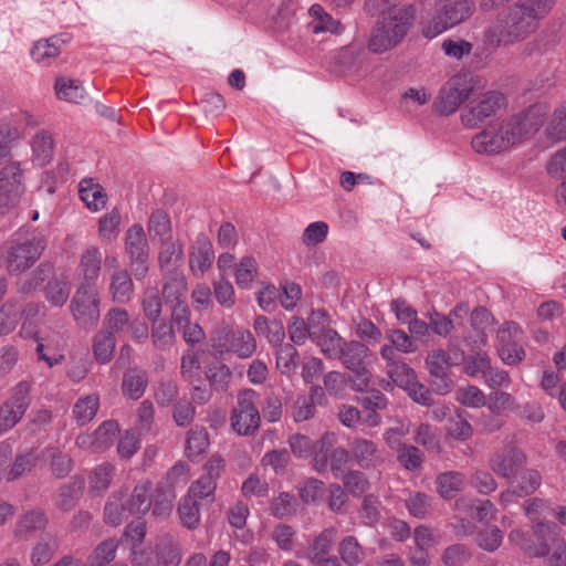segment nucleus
<instances>
[{
	"label": "nucleus",
	"instance_id": "79ce46f5",
	"mask_svg": "<svg viewBox=\"0 0 566 566\" xmlns=\"http://www.w3.org/2000/svg\"><path fill=\"white\" fill-rule=\"evenodd\" d=\"M31 147L33 153L32 160L35 165L43 166L52 158L53 142L48 133H38L32 139Z\"/></svg>",
	"mask_w": 566,
	"mask_h": 566
},
{
	"label": "nucleus",
	"instance_id": "c03bdc74",
	"mask_svg": "<svg viewBox=\"0 0 566 566\" xmlns=\"http://www.w3.org/2000/svg\"><path fill=\"white\" fill-rule=\"evenodd\" d=\"M545 134L552 142L566 139V102L554 111L545 127Z\"/></svg>",
	"mask_w": 566,
	"mask_h": 566
},
{
	"label": "nucleus",
	"instance_id": "3c124183",
	"mask_svg": "<svg viewBox=\"0 0 566 566\" xmlns=\"http://www.w3.org/2000/svg\"><path fill=\"white\" fill-rule=\"evenodd\" d=\"M491 360L486 353L470 355L464 363V373L473 378H483L490 374Z\"/></svg>",
	"mask_w": 566,
	"mask_h": 566
},
{
	"label": "nucleus",
	"instance_id": "ddd939ff",
	"mask_svg": "<svg viewBox=\"0 0 566 566\" xmlns=\"http://www.w3.org/2000/svg\"><path fill=\"white\" fill-rule=\"evenodd\" d=\"M30 386L27 382L18 384L11 398L0 407V432L14 427L30 405Z\"/></svg>",
	"mask_w": 566,
	"mask_h": 566
},
{
	"label": "nucleus",
	"instance_id": "bf43d9fd",
	"mask_svg": "<svg viewBox=\"0 0 566 566\" xmlns=\"http://www.w3.org/2000/svg\"><path fill=\"white\" fill-rule=\"evenodd\" d=\"M517 6L536 23L552 10L555 0H518Z\"/></svg>",
	"mask_w": 566,
	"mask_h": 566
},
{
	"label": "nucleus",
	"instance_id": "1a4fd4ad",
	"mask_svg": "<svg viewBox=\"0 0 566 566\" xmlns=\"http://www.w3.org/2000/svg\"><path fill=\"white\" fill-rule=\"evenodd\" d=\"M505 108V97L497 92H486L476 101L471 102L462 109L461 123L467 128H474L486 118L495 116Z\"/></svg>",
	"mask_w": 566,
	"mask_h": 566
},
{
	"label": "nucleus",
	"instance_id": "a18cd8bd",
	"mask_svg": "<svg viewBox=\"0 0 566 566\" xmlns=\"http://www.w3.org/2000/svg\"><path fill=\"white\" fill-rule=\"evenodd\" d=\"M182 255V248L178 241L163 240L158 256L163 270L172 271Z\"/></svg>",
	"mask_w": 566,
	"mask_h": 566
},
{
	"label": "nucleus",
	"instance_id": "338daca9",
	"mask_svg": "<svg viewBox=\"0 0 566 566\" xmlns=\"http://www.w3.org/2000/svg\"><path fill=\"white\" fill-rule=\"evenodd\" d=\"M276 546L283 552H291L296 543V531L286 524L276 525L271 534Z\"/></svg>",
	"mask_w": 566,
	"mask_h": 566
},
{
	"label": "nucleus",
	"instance_id": "f257e3e1",
	"mask_svg": "<svg viewBox=\"0 0 566 566\" xmlns=\"http://www.w3.org/2000/svg\"><path fill=\"white\" fill-rule=\"evenodd\" d=\"M546 114L544 104H535L501 120L491 122L473 136L472 149L493 156L517 148L539 130Z\"/></svg>",
	"mask_w": 566,
	"mask_h": 566
},
{
	"label": "nucleus",
	"instance_id": "72a5a7b5",
	"mask_svg": "<svg viewBox=\"0 0 566 566\" xmlns=\"http://www.w3.org/2000/svg\"><path fill=\"white\" fill-rule=\"evenodd\" d=\"M528 553L536 557L547 556L548 566H566V542L557 539L553 544V552L549 554L547 544L541 543L535 546H530Z\"/></svg>",
	"mask_w": 566,
	"mask_h": 566
},
{
	"label": "nucleus",
	"instance_id": "a19ab883",
	"mask_svg": "<svg viewBox=\"0 0 566 566\" xmlns=\"http://www.w3.org/2000/svg\"><path fill=\"white\" fill-rule=\"evenodd\" d=\"M231 349L240 358H249L256 349V342L248 329H237L231 334Z\"/></svg>",
	"mask_w": 566,
	"mask_h": 566
},
{
	"label": "nucleus",
	"instance_id": "c85d7f7f",
	"mask_svg": "<svg viewBox=\"0 0 566 566\" xmlns=\"http://www.w3.org/2000/svg\"><path fill=\"white\" fill-rule=\"evenodd\" d=\"M116 347L115 336L111 332L99 331L92 338V352L98 364H107L112 360Z\"/></svg>",
	"mask_w": 566,
	"mask_h": 566
},
{
	"label": "nucleus",
	"instance_id": "f03ea898",
	"mask_svg": "<svg viewBox=\"0 0 566 566\" xmlns=\"http://www.w3.org/2000/svg\"><path fill=\"white\" fill-rule=\"evenodd\" d=\"M176 494L166 486L153 485L149 480H140L128 497L122 491L113 493L104 509L105 522L111 525L122 524L130 515H145L149 511L156 518L168 517L174 509Z\"/></svg>",
	"mask_w": 566,
	"mask_h": 566
},
{
	"label": "nucleus",
	"instance_id": "473e14b6",
	"mask_svg": "<svg viewBox=\"0 0 566 566\" xmlns=\"http://www.w3.org/2000/svg\"><path fill=\"white\" fill-rule=\"evenodd\" d=\"M122 216L117 209H112L98 220V239L102 243L114 242L120 230Z\"/></svg>",
	"mask_w": 566,
	"mask_h": 566
},
{
	"label": "nucleus",
	"instance_id": "de8ad7c7",
	"mask_svg": "<svg viewBox=\"0 0 566 566\" xmlns=\"http://www.w3.org/2000/svg\"><path fill=\"white\" fill-rule=\"evenodd\" d=\"M129 316L126 310L114 307L109 310L103 319L102 331L111 332L112 335L120 334L128 329Z\"/></svg>",
	"mask_w": 566,
	"mask_h": 566
},
{
	"label": "nucleus",
	"instance_id": "4d7b16f0",
	"mask_svg": "<svg viewBox=\"0 0 566 566\" xmlns=\"http://www.w3.org/2000/svg\"><path fill=\"white\" fill-rule=\"evenodd\" d=\"M298 365V354L294 346L290 344L280 345L276 353V367L284 374L290 375Z\"/></svg>",
	"mask_w": 566,
	"mask_h": 566
},
{
	"label": "nucleus",
	"instance_id": "423d86ee",
	"mask_svg": "<svg viewBox=\"0 0 566 566\" xmlns=\"http://www.w3.org/2000/svg\"><path fill=\"white\" fill-rule=\"evenodd\" d=\"M256 398L253 390H242L237 396V403L230 415V424L239 436H251L260 427L261 417Z\"/></svg>",
	"mask_w": 566,
	"mask_h": 566
},
{
	"label": "nucleus",
	"instance_id": "20e7f679",
	"mask_svg": "<svg viewBox=\"0 0 566 566\" xmlns=\"http://www.w3.org/2000/svg\"><path fill=\"white\" fill-rule=\"evenodd\" d=\"M428 18L422 28L426 39H433L467 20L474 10L469 0H428Z\"/></svg>",
	"mask_w": 566,
	"mask_h": 566
},
{
	"label": "nucleus",
	"instance_id": "69168bd1",
	"mask_svg": "<svg viewBox=\"0 0 566 566\" xmlns=\"http://www.w3.org/2000/svg\"><path fill=\"white\" fill-rule=\"evenodd\" d=\"M426 364L431 376H441L448 374L451 357L446 350L436 349L428 354Z\"/></svg>",
	"mask_w": 566,
	"mask_h": 566
},
{
	"label": "nucleus",
	"instance_id": "58836bf2",
	"mask_svg": "<svg viewBox=\"0 0 566 566\" xmlns=\"http://www.w3.org/2000/svg\"><path fill=\"white\" fill-rule=\"evenodd\" d=\"M342 560L348 566H357L365 558V552L357 538L348 535L345 536L338 547Z\"/></svg>",
	"mask_w": 566,
	"mask_h": 566
},
{
	"label": "nucleus",
	"instance_id": "9d476101",
	"mask_svg": "<svg viewBox=\"0 0 566 566\" xmlns=\"http://www.w3.org/2000/svg\"><path fill=\"white\" fill-rule=\"evenodd\" d=\"M124 245L136 279L144 277L148 272L149 247L140 224L135 223L126 230Z\"/></svg>",
	"mask_w": 566,
	"mask_h": 566
},
{
	"label": "nucleus",
	"instance_id": "052dcab7",
	"mask_svg": "<svg viewBox=\"0 0 566 566\" xmlns=\"http://www.w3.org/2000/svg\"><path fill=\"white\" fill-rule=\"evenodd\" d=\"M181 523L188 528H196L200 522L198 501L190 496L184 497L178 506Z\"/></svg>",
	"mask_w": 566,
	"mask_h": 566
},
{
	"label": "nucleus",
	"instance_id": "37998d69",
	"mask_svg": "<svg viewBox=\"0 0 566 566\" xmlns=\"http://www.w3.org/2000/svg\"><path fill=\"white\" fill-rule=\"evenodd\" d=\"M99 400L96 395H88L80 398L73 408V416L81 426L88 423L98 410Z\"/></svg>",
	"mask_w": 566,
	"mask_h": 566
},
{
	"label": "nucleus",
	"instance_id": "0e129e2a",
	"mask_svg": "<svg viewBox=\"0 0 566 566\" xmlns=\"http://www.w3.org/2000/svg\"><path fill=\"white\" fill-rule=\"evenodd\" d=\"M397 451V459L400 464L409 471H417L422 467L423 453L415 446H403Z\"/></svg>",
	"mask_w": 566,
	"mask_h": 566
},
{
	"label": "nucleus",
	"instance_id": "393cba45",
	"mask_svg": "<svg viewBox=\"0 0 566 566\" xmlns=\"http://www.w3.org/2000/svg\"><path fill=\"white\" fill-rule=\"evenodd\" d=\"M78 193L81 200L91 211L97 212L106 206L107 196L93 179H83L78 185Z\"/></svg>",
	"mask_w": 566,
	"mask_h": 566
},
{
	"label": "nucleus",
	"instance_id": "f3484780",
	"mask_svg": "<svg viewBox=\"0 0 566 566\" xmlns=\"http://www.w3.org/2000/svg\"><path fill=\"white\" fill-rule=\"evenodd\" d=\"M524 453L515 447H506L497 451L490 460L491 469L500 476L512 478L525 464Z\"/></svg>",
	"mask_w": 566,
	"mask_h": 566
},
{
	"label": "nucleus",
	"instance_id": "6e6d98bb",
	"mask_svg": "<svg viewBox=\"0 0 566 566\" xmlns=\"http://www.w3.org/2000/svg\"><path fill=\"white\" fill-rule=\"evenodd\" d=\"M455 507L458 511L470 509V513L480 522H490L495 518V507L492 502L485 500L481 501L476 507L470 505L469 501L464 497L457 500Z\"/></svg>",
	"mask_w": 566,
	"mask_h": 566
},
{
	"label": "nucleus",
	"instance_id": "b1692460",
	"mask_svg": "<svg viewBox=\"0 0 566 566\" xmlns=\"http://www.w3.org/2000/svg\"><path fill=\"white\" fill-rule=\"evenodd\" d=\"M350 452L356 463L365 469L374 467L380 458L376 443L364 438H355L352 441Z\"/></svg>",
	"mask_w": 566,
	"mask_h": 566
},
{
	"label": "nucleus",
	"instance_id": "5fc2aeb1",
	"mask_svg": "<svg viewBox=\"0 0 566 566\" xmlns=\"http://www.w3.org/2000/svg\"><path fill=\"white\" fill-rule=\"evenodd\" d=\"M455 399L468 408H481L486 405L484 392L473 385L460 387L455 392Z\"/></svg>",
	"mask_w": 566,
	"mask_h": 566
},
{
	"label": "nucleus",
	"instance_id": "cd10ccee",
	"mask_svg": "<svg viewBox=\"0 0 566 566\" xmlns=\"http://www.w3.org/2000/svg\"><path fill=\"white\" fill-rule=\"evenodd\" d=\"M312 340L321 348L327 358H336L342 355L346 342L334 329L323 331L321 334L314 332Z\"/></svg>",
	"mask_w": 566,
	"mask_h": 566
},
{
	"label": "nucleus",
	"instance_id": "39448f33",
	"mask_svg": "<svg viewBox=\"0 0 566 566\" xmlns=\"http://www.w3.org/2000/svg\"><path fill=\"white\" fill-rule=\"evenodd\" d=\"M479 76L461 73L452 76L441 88L433 106L440 115H450L458 111L478 88L482 87Z\"/></svg>",
	"mask_w": 566,
	"mask_h": 566
},
{
	"label": "nucleus",
	"instance_id": "c9c22d12",
	"mask_svg": "<svg viewBox=\"0 0 566 566\" xmlns=\"http://www.w3.org/2000/svg\"><path fill=\"white\" fill-rule=\"evenodd\" d=\"M258 275V262L253 256H243L234 265V279L239 289L249 290Z\"/></svg>",
	"mask_w": 566,
	"mask_h": 566
},
{
	"label": "nucleus",
	"instance_id": "864d4df0",
	"mask_svg": "<svg viewBox=\"0 0 566 566\" xmlns=\"http://www.w3.org/2000/svg\"><path fill=\"white\" fill-rule=\"evenodd\" d=\"M413 439L428 452L439 453L441 451V443L436 430L428 423H421L415 429Z\"/></svg>",
	"mask_w": 566,
	"mask_h": 566
},
{
	"label": "nucleus",
	"instance_id": "9b49d317",
	"mask_svg": "<svg viewBox=\"0 0 566 566\" xmlns=\"http://www.w3.org/2000/svg\"><path fill=\"white\" fill-rule=\"evenodd\" d=\"M368 355L369 349L365 345L358 342H346L342 355L338 357L343 365L353 373L352 382L357 391L365 390L371 379V375L364 364Z\"/></svg>",
	"mask_w": 566,
	"mask_h": 566
},
{
	"label": "nucleus",
	"instance_id": "bb28decb",
	"mask_svg": "<svg viewBox=\"0 0 566 566\" xmlns=\"http://www.w3.org/2000/svg\"><path fill=\"white\" fill-rule=\"evenodd\" d=\"M494 317L484 307L475 308L471 314V326L475 332L473 343L476 346L486 344L488 335L494 329Z\"/></svg>",
	"mask_w": 566,
	"mask_h": 566
},
{
	"label": "nucleus",
	"instance_id": "49530a36",
	"mask_svg": "<svg viewBox=\"0 0 566 566\" xmlns=\"http://www.w3.org/2000/svg\"><path fill=\"white\" fill-rule=\"evenodd\" d=\"M147 377L144 371L129 370L125 374L123 380V391L132 399H139L146 389Z\"/></svg>",
	"mask_w": 566,
	"mask_h": 566
},
{
	"label": "nucleus",
	"instance_id": "aec40b11",
	"mask_svg": "<svg viewBox=\"0 0 566 566\" xmlns=\"http://www.w3.org/2000/svg\"><path fill=\"white\" fill-rule=\"evenodd\" d=\"M102 254L97 247H88L83 250L80 256L78 275L82 279L81 284L94 286L101 272Z\"/></svg>",
	"mask_w": 566,
	"mask_h": 566
},
{
	"label": "nucleus",
	"instance_id": "09e8293b",
	"mask_svg": "<svg viewBox=\"0 0 566 566\" xmlns=\"http://www.w3.org/2000/svg\"><path fill=\"white\" fill-rule=\"evenodd\" d=\"M209 448V437L205 429L196 428L189 431L186 442V453L190 460L203 454Z\"/></svg>",
	"mask_w": 566,
	"mask_h": 566
},
{
	"label": "nucleus",
	"instance_id": "dca6fc26",
	"mask_svg": "<svg viewBox=\"0 0 566 566\" xmlns=\"http://www.w3.org/2000/svg\"><path fill=\"white\" fill-rule=\"evenodd\" d=\"M36 343L35 353L38 359L44 361L48 367H53L64 360L60 348V335L54 331H41L33 335Z\"/></svg>",
	"mask_w": 566,
	"mask_h": 566
},
{
	"label": "nucleus",
	"instance_id": "6e6552de",
	"mask_svg": "<svg viewBox=\"0 0 566 566\" xmlns=\"http://www.w3.org/2000/svg\"><path fill=\"white\" fill-rule=\"evenodd\" d=\"M99 305L101 301L95 287L80 284L71 300L70 310L78 325L92 327L99 319Z\"/></svg>",
	"mask_w": 566,
	"mask_h": 566
},
{
	"label": "nucleus",
	"instance_id": "f704fd0d",
	"mask_svg": "<svg viewBox=\"0 0 566 566\" xmlns=\"http://www.w3.org/2000/svg\"><path fill=\"white\" fill-rule=\"evenodd\" d=\"M437 490L443 499H452L463 490L465 476L460 472H444L437 478Z\"/></svg>",
	"mask_w": 566,
	"mask_h": 566
},
{
	"label": "nucleus",
	"instance_id": "7c9ffc66",
	"mask_svg": "<svg viewBox=\"0 0 566 566\" xmlns=\"http://www.w3.org/2000/svg\"><path fill=\"white\" fill-rule=\"evenodd\" d=\"M54 88L59 99L70 103H82L86 98V92L77 80L57 77Z\"/></svg>",
	"mask_w": 566,
	"mask_h": 566
},
{
	"label": "nucleus",
	"instance_id": "4c0bfd02",
	"mask_svg": "<svg viewBox=\"0 0 566 566\" xmlns=\"http://www.w3.org/2000/svg\"><path fill=\"white\" fill-rule=\"evenodd\" d=\"M46 525V517L41 511L25 513L17 523L15 535L20 538H28L32 533L41 531Z\"/></svg>",
	"mask_w": 566,
	"mask_h": 566
},
{
	"label": "nucleus",
	"instance_id": "7ed1b4c3",
	"mask_svg": "<svg viewBox=\"0 0 566 566\" xmlns=\"http://www.w3.org/2000/svg\"><path fill=\"white\" fill-rule=\"evenodd\" d=\"M415 20L411 6L392 7L381 12L368 42L373 53H384L397 46L407 35Z\"/></svg>",
	"mask_w": 566,
	"mask_h": 566
},
{
	"label": "nucleus",
	"instance_id": "8fccbe9b",
	"mask_svg": "<svg viewBox=\"0 0 566 566\" xmlns=\"http://www.w3.org/2000/svg\"><path fill=\"white\" fill-rule=\"evenodd\" d=\"M114 468L111 463H102L97 465L90 475V489L95 494L104 493L112 481Z\"/></svg>",
	"mask_w": 566,
	"mask_h": 566
},
{
	"label": "nucleus",
	"instance_id": "6ab92c4d",
	"mask_svg": "<svg viewBox=\"0 0 566 566\" xmlns=\"http://www.w3.org/2000/svg\"><path fill=\"white\" fill-rule=\"evenodd\" d=\"M66 42L67 39L62 35L40 39L35 41L31 48V57L35 63L49 65L61 54L62 48Z\"/></svg>",
	"mask_w": 566,
	"mask_h": 566
},
{
	"label": "nucleus",
	"instance_id": "0eeeda50",
	"mask_svg": "<svg viewBox=\"0 0 566 566\" xmlns=\"http://www.w3.org/2000/svg\"><path fill=\"white\" fill-rule=\"evenodd\" d=\"M24 175L20 163L10 161L0 169V212L19 205L25 193Z\"/></svg>",
	"mask_w": 566,
	"mask_h": 566
},
{
	"label": "nucleus",
	"instance_id": "13d9d810",
	"mask_svg": "<svg viewBox=\"0 0 566 566\" xmlns=\"http://www.w3.org/2000/svg\"><path fill=\"white\" fill-rule=\"evenodd\" d=\"M50 264L41 263L28 277L19 282V291L24 294L35 291L51 274Z\"/></svg>",
	"mask_w": 566,
	"mask_h": 566
},
{
	"label": "nucleus",
	"instance_id": "4468645a",
	"mask_svg": "<svg viewBox=\"0 0 566 566\" xmlns=\"http://www.w3.org/2000/svg\"><path fill=\"white\" fill-rule=\"evenodd\" d=\"M119 433V426L113 420L103 422L92 434H80L76 444L81 449L101 452L113 446Z\"/></svg>",
	"mask_w": 566,
	"mask_h": 566
},
{
	"label": "nucleus",
	"instance_id": "a878e982",
	"mask_svg": "<svg viewBox=\"0 0 566 566\" xmlns=\"http://www.w3.org/2000/svg\"><path fill=\"white\" fill-rule=\"evenodd\" d=\"M337 530L335 527H327L316 535L310 543L306 558L308 562L322 559L328 556L332 552Z\"/></svg>",
	"mask_w": 566,
	"mask_h": 566
},
{
	"label": "nucleus",
	"instance_id": "2eb2a0df",
	"mask_svg": "<svg viewBox=\"0 0 566 566\" xmlns=\"http://www.w3.org/2000/svg\"><path fill=\"white\" fill-rule=\"evenodd\" d=\"M483 42L491 49L507 46L520 42L517 34L513 33V27L506 10L484 31Z\"/></svg>",
	"mask_w": 566,
	"mask_h": 566
},
{
	"label": "nucleus",
	"instance_id": "a211bd4d",
	"mask_svg": "<svg viewBox=\"0 0 566 566\" xmlns=\"http://www.w3.org/2000/svg\"><path fill=\"white\" fill-rule=\"evenodd\" d=\"M214 253L211 242L205 234H199L189 254V265L193 275L197 277L203 276L212 265Z\"/></svg>",
	"mask_w": 566,
	"mask_h": 566
},
{
	"label": "nucleus",
	"instance_id": "2f4dec72",
	"mask_svg": "<svg viewBox=\"0 0 566 566\" xmlns=\"http://www.w3.org/2000/svg\"><path fill=\"white\" fill-rule=\"evenodd\" d=\"M513 27V33H516L520 42L524 41L532 33L537 30V23L525 14V12L518 8L517 3L510 7L507 10Z\"/></svg>",
	"mask_w": 566,
	"mask_h": 566
},
{
	"label": "nucleus",
	"instance_id": "e433bc0d",
	"mask_svg": "<svg viewBox=\"0 0 566 566\" xmlns=\"http://www.w3.org/2000/svg\"><path fill=\"white\" fill-rule=\"evenodd\" d=\"M254 329L273 345H281L285 337V329L282 322L270 321L265 316H258L255 318Z\"/></svg>",
	"mask_w": 566,
	"mask_h": 566
},
{
	"label": "nucleus",
	"instance_id": "603ef678",
	"mask_svg": "<svg viewBox=\"0 0 566 566\" xmlns=\"http://www.w3.org/2000/svg\"><path fill=\"white\" fill-rule=\"evenodd\" d=\"M387 375L396 386L403 390L409 389L417 378L415 370L409 365L401 361L399 364H392L390 368L387 369Z\"/></svg>",
	"mask_w": 566,
	"mask_h": 566
},
{
	"label": "nucleus",
	"instance_id": "774afa93",
	"mask_svg": "<svg viewBox=\"0 0 566 566\" xmlns=\"http://www.w3.org/2000/svg\"><path fill=\"white\" fill-rule=\"evenodd\" d=\"M217 302L224 308H232L235 304V292L232 284L221 276L212 284Z\"/></svg>",
	"mask_w": 566,
	"mask_h": 566
},
{
	"label": "nucleus",
	"instance_id": "4be33fe9",
	"mask_svg": "<svg viewBox=\"0 0 566 566\" xmlns=\"http://www.w3.org/2000/svg\"><path fill=\"white\" fill-rule=\"evenodd\" d=\"M109 294L116 303H128L134 295V283L125 269H117L109 279Z\"/></svg>",
	"mask_w": 566,
	"mask_h": 566
},
{
	"label": "nucleus",
	"instance_id": "c756f323",
	"mask_svg": "<svg viewBox=\"0 0 566 566\" xmlns=\"http://www.w3.org/2000/svg\"><path fill=\"white\" fill-rule=\"evenodd\" d=\"M71 282L66 275L55 276L44 287L46 301L56 307H62L69 300Z\"/></svg>",
	"mask_w": 566,
	"mask_h": 566
},
{
	"label": "nucleus",
	"instance_id": "5701e85b",
	"mask_svg": "<svg viewBox=\"0 0 566 566\" xmlns=\"http://www.w3.org/2000/svg\"><path fill=\"white\" fill-rule=\"evenodd\" d=\"M308 15L311 18L308 22V28L315 34H339L343 32V27L340 22L334 19L319 4H313L308 10Z\"/></svg>",
	"mask_w": 566,
	"mask_h": 566
},
{
	"label": "nucleus",
	"instance_id": "ea45409f",
	"mask_svg": "<svg viewBox=\"0 0 566 566\" xmlns=\"http://www.w3.org/2000/svg\"><path fill=\"white\" fill-rule=\"evenodd\" d=\"M118 542L108 538L98 544L86 559L85 566H106L115 558Z\"/></svg>",
	"mask_w": 566,
	"mask_h": 566
},
{
	"label": "nucleus",
	"instance_id": "f8f14e48",
	"mask_svg": "<svg viewBox=\"0 0 566 566\" xmlns=\"http://www.w3.org/2000/svg\"><path fill=\"white\" fill-rule=\"evenodd\" d=\"M45 248L42 235H33L11 247L7 259V269L11 274H21L40 258Z\"/></svg>",
	"mask_w": 566,
	"mask_h": 566
},
{
	"label": "nucleus",
	"instance_id": "e2e57ef3",
	"mask_svg": "<svg viewBox=\"0 0 566 566\" xmlns=\"http://www.w3.org/2000/svg\"><path fill=\"white\" fill-rule=\"evenodd\" d=\"M21 308L15 303L7 302L0 308V336L11 333L20 318Z\"/></svg>",
	"mask_w": 566,
	"mask_h": 566
},
{
	"label": "nucleus",
	"instance_id": "412c9836",
	"mask_svg": "<svg viewBox=\"0 0 566 566\" xmlns=\"http://www.w3.org/2000/svg\"><path fill=\"white\" fill-rule=\"evenodd\" d=\"M546 171L552 178L562 179L556 189V202L566 211V146L551 156Z\"/></svg>",
	"mask_w": 566,
	"mask_h": 566
},
{
	"label": "nucleus",
	"instance_id": "680f3d73",
	"mask_svg": "<svg viewBox=\"0 0 566 566\" xmlns=\"http://www.w3.org/2000/svg\"><path fill=\"white\" fill-rule=\"evenodd\" d=\"M217 483L211 478L201 476L197 481H195L189 490L188 496L196 501H207L212 502L214 499Z\"/></svg>",
	"mask_w": 566,
	"mask_h": 566
}]
</instances>
